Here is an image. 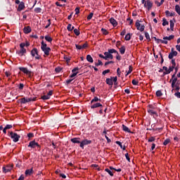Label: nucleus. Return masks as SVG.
Listing matches in <instances>:
<instances>
[{
  "instance_id": "47",
  "label": "nucleus",
  "mask_w": 180,
  "mask_h": 180,
  "mask_svg": "<svg viewBox=\"0 0 180 180\" xmlns=\"http://www.w3.org/2000/svg\"><path fill=\"white\" fill-rule=\"evenodd\" d=\"M67 30H68L69 32H72V25H71L70 23H69V24L68 25Z\"/></svg>"
},
{
  "instance_id": "11",
  "label": "nucleus",
  "mask_w": 180,
  "mask_h": 180,
  "mask_svg": "<svg viewBox=\"0 0 180 180\" xmlns=\"http://www.w3.org/2000/svg\"><path fill=\"white\" fill-rule=\"evenodd\" d=\"M13 168V167L11 165H8L6 167H3V172L4 173H7L11 172V170H12V169Z\"/></svg>"
},
{
  "instance_id": "18",
  "label": "nucleus",
  "mask_w": 180,
  "mask_h": 180,
  "mask_svg": "<svg viewBox=\"0 0 180 180\" xmlns=\"http://www.w3.org/2000/svg\"><path fill=\"white\" fill-rule=\"evenodd\" d=\"M105 82L108 85L112 87L113 82H112V77H110V78L106 79Z\"/></svg>"
},
{
  "instance_id": "24",
  "label": "nucleus",
  "mask_w": 180,
  "mask_h": 180,
  "mask_svg": "<svg viewBox=\"0 0 180 180\" xmlns=\"http://www.w3.org/2000/svg\"><path fill=\"white\" fill-rule=\"evenodd\" d=\"M174 38V35L172 34V35H169V37H164L163 39L164 41H167V40L171 41Z\"/></svg>"
},
{
  "instance_id": "15",
  "label": "nucleus",
  "mask_w": 180,
  "mask_h": 180,
  "mask_svg": "<svg viewBox=\"0 0 180 180\" xmlns=\"http://www.w3.org/2000/svg\"><path fill=\"white\" fill-rule=\"evenodd\" d=\"M177 81H178L177 77H175L174 79H172V88L173 89L172 90V93H173V91H174V90L175 84H176V83L177 82Z\"/></svg>"
},
{
  "instance_id": "58",
  "label": "nucleus",
  "mask_w": 180,
  "mask_h": 180,
  "mask_svg": "<svg viewBox=\"0 0 180 180\" xmlns=\"http://www.w3.org/2000/svg\"><path fill=\"white\" fill-rule=\"evenodd\" d=\"M155 141V138L154 136H152L150 137L149 139H148V142H153Z\"/></svg>"
},
{
  "instance_id": "6",
  "label": "nucleus",
  "mask_w": 180,
  "mask_h": 180,
  "mask_svg": "<svg viewBox=\"0 0 180 180\" xmlns=\"http://www.w3.org/2000/svg\"><path fill=\"white\" fill-rule=\"evenodd\" d=\"M142 4L144 5V7L148 9V11H150L153 6V3L150 0H147L144 3H142Z\"/></svg>"
},
{
  "instance_id": "35",
  "label": "nucleus",
  "mask_w": 180,
  "mask_h": 180,
  "mask_svg": "<svg viewBox=\"0 0 180 180\" xmlns=\"http://www.w3.org/2000/svg\"><path fill=\"white\" fill-rule=\"evenodd\" d=\"M175 10L176 13L180 15V6L179 5H176L175 6Z\"/></svg>"
},
{
  "instance_id": "8",
  "label": "nucleus",
  "mask_w": 180,
  "mask_h": 180,
  "mask_svg": "<svg viewBox=\"0 0 180 180\" xmlns=\"http://www.w3.org/2000/svg\"><path fill=\"white\" fill-rule=\"evenodd\" d=\"M178 55V52H176V51H174V48H172L171 49V53L169 54V59H173L174 57L177 56Z\"/></svg>"
},
{
  "instance_id": "12",
  "label": "nucleus",
  "mask_w": 180,
  "mask_h": 180,
  "mask_svg": "<svg viewBox=\"0 0 180 180\" xmlns=\"http://www.w3.org/2000/svg\"><path fill=\"white\" fill-rule=\"evenodd\" d=\"M91 143V141H89V140H87V139H85L84 141H82L81 143H80V145L79 146L84 149V146H87L89 144Z\"/></svg>"
},
{
  "instance_id": "34",
  "label": "nucleus",
  "mask_w": 180,
  "mask_h": 180,
  "mask_svg": "<svg viewBox=\"0 0 180 180\" xmlns=\"http://www.w3.org/2000/svg\"><path fill=\"white\" fill-rule=\"evenodd\" d=\"M101 32L104 35H108L109 34V32L103 27L101 29Z\"/></svg>"
},
{
  "instance_id": "36",
  "label": "nucleus",
  "mask_w": 180,
  "mask_h": 180,
  "mask_svg": "<svg viewBox=\"0 0 180 180\" xmlns=\"http://www.w3.org/2000/svg\"><path fill=\"white\" fill-rule=\"evenodd\" d=\"M108 51L110 53V54H112V53H117V51H116L115 49H108Z\"/></svg>"
},
{
  "instance_id": "57",
  "label": "nucleus",
  "mask_w": 180,
  "mask_h": 180,
  "mask_svg": "<svg viewBox=\"0 0 180 180\" xmlns=\"http://www.w3.org/2000/svg\"><path fill=\"white\" fill-rule=\"evenodd\" d=\"M87 47H88L87 42H85V43L84 44V45H82V49H86Z\"/></svg>"
},
{
  "instance_id": "50",
  "label": "nucleus",
  "mask_w": 180,
  "mask_h": 180,
  "mask_svg": "<svg viewBox=\"0 0 180 180\" xmlns=\"http://www.w3.org/2000/svg\"><path fill=\"white\" fill-rule=\"evenodd\" d=\"M162 95H163V94H162V93L161 91H158L156 92V96H157L158 97H161Z\"/></svg>"
},
{
  "instance_id": "19",
  "label": "nucleus",
  "mask_w": 180,
  "mask_h": 180,
  "mask_svg": "<svg viewBox=\"0 0 180 180\" xmlns=\"http://www.w3.org/2000/svg\"><path fill=\"white\" fill-rule=\"evenodd\" d=\"M165 14H166V15L168 16V17H173V16L175 15V13H174V12L170 13V11H168V10H167V11H165Z\"/></svg>"
},
{
  "instance_id": "53",
  "label": "nucleus",
  "mask_w": 180,
  "mask_h": 180,
  "mask_svg": "<svg viewBox=\"0 0 180 180\" xmlns=\"http://www.w3.org/2000/svg\"><path fill=\"white\" fill-rule=\"evenodd\" d=\"M12 127H13V126L12 124H7V125L5 127L6 129H7V130L12 129Z\"/></svg>"
},
{
  "instance_id": "62",
  "label": "nucleus",
  "mask_w": 180,
  "mask_h": 180,
  "mask_svg": "<svg viewBox=\"0 0 180 180\" xmlns=\"http://www.w3.org/2000/svg\"><path fill=\"white\" fill-rule=\"evenodd\" d=\"M24 87H25V85L23 84H20V86H19V89L20 90H23Z\"/></svg>"
},
{
  "instance_id": "1",
  "label": "nucleus",
  "mask_w": 180,
  "mask_h": 180,
  "mask_svg": "<svg viewBox=\"0 0 180 180\" xmlns=\"http://www.w3.org/2000/svg\"><path fill=\"white\" fill-rule=\"evenodd\" d=\"M41 49L46 56H49V53L51 51V48L47 46L46 44H44V41H41Z\"/></svg>"
},
{
  "instance_id": "29",
  "label": "nucleus",
  "mask_w": 180,
  "mask_h": 180,
  "mask_svg": "<svg viewBox=\"0 0 180 180\" xmlns=\"http://www.w3.org/2000/svg\"><path fill=\"white\" fill-rule=\"evenodd\" d=\"M110 53L108 51V52H105L104 55H105V60H109L110 56Z\"/></svg>"
},
{
  "instance_id": "17",
  "label": "nucleus",
  "mask_w": 180,
  "mask_h": 180,
  "mask_svg": "<svg viewBox=\"0 0 180 180\" xmlns=\"http://www.w3.org/2000/svg\"><path fill=\"white\" fill-rule=\"evenodd\" d=\"M103 108V105H102L101 103H97L93 104V105L91 106V109H94V108Z\"/></svg>"
},
{
  "instance_id": "23",
  "label": "nucleus",
  "mask_w": 180,
  "mask_h": 180,
  "mask_svg": "<svg viewBox=\"0 0 180 180\" xmlns=\"http://www.w3.org/2000/svg\"><path fill=\"white\" fill-rule=\"evenodd\" d=\"M156 41V43H157L158 44H159L160 43H162V44H168V41H164L163 39H158L157 41Z\"/></svg>"
},
{
  "instance_id": "33",
  "label": "nucleus",
  "mask_w": 180,
  "mask_h": 180,
  "mask_svg": "<svg viewBox=\"0 0 180 180\" xmlns=\"http://www.w3.org/2000/svg\"><path fill=\"white\" fill-rule=\"evenodd\" d=\"M116 143H117V145H119V146H120L122 149H123V150H125L126 146H122V144L121 142H120V141H116Z\"/></svg>"
},
{
  "instance_id": "9",
  "label": "nucleus",
  "mask_w": 180,
  "mask_h": 180,
  "mask_svg": "<svg viewBox=\"0 0 180 180\" xmlns=\"http://www.w3.org/2000/svg\"><path fill=\"white\" fill-rule=\"evenodd\" d=\"M18 69L22 72L24 74H26L27 75H29L30 77L32 75V72L30 70H27V68H18Z\"/></svg>"
},
{
  "instance_id": "30",
  "label": "nucleus",
  "mask_w": 180,
  "mask_h": 180,
  "mask_svg": "<svg viewBox=\"0 0 180 180\" xmlns=\"http://www.w3.org/2000/svg\"><path fill=\"white\" fill-rule=\"evenodd\" d=\"M132 36V33H127L125 37L126 41H129L131 39V37Z\"/></svg>"
},
{
  "instance_id": "16",
  "label": "nucleus",
  "mask_w": 180,
  "mask_h": 180,
  "mask_svg": "<svg viewBox=\"0 0 180 180\" xmlns=\"http://www.w3.org/2000/svg\"><path fill=\"white\" fill-rule=\"evenodd\" d=\"M109 21L113 25L114 27H117V22L114 18H110Z\"/></svg>"
},
{
  "instance_id": "49",
  "label": "nucleus",
  "mask_w": 180,
  "mask_h": 180,
  "mask_svg": "<svg viewBox=\"0 0 180 180\" xmlns=\"http://www.w3.org/2000/svg\"><path fill=\"white\" fill-rule=\"evenodd\" d=\"M105 171L108 172L111 176H114L113 173L109 169H105Z\"/></svg>"
},
{
  "instance_id": "13",
  "label": "nucleus",
  "mask_w": 180,
  "mask_h": 180,
  "mask_svg": "<svg viewBox=\"0 0 180 180\" xmlns=\"http://www.w3.org/2000/svg\"><path fill=\"white\" fill-rule=\"evenodd\" d=\"M23 9H25V2L21 1V2L20 3V4L18 5V8H17V11H18V12H20V11H23Z\"/></svg>"
},
{
  "instance_id": "39",
  "label": "nucleus",
  "mask_w": 180,
  "mask_h": 180,
  "mask_svg": "<svg viewBox=\"0 0 180 180\" xmlns=\"http://www.w3.org/2000/svg\"><path fill=\"white\" fill-rule=\"evenodd\" d=\"M74 33L75 34L76 36H79L80 34V31L79 29H74Z\"/></svg>"
},
{
  "instance_id": "21",
  "label": "nucleus",
  "mask_w": 180,
  "mask_h": 180,
  "mask_svg": "<svg viewBox=\"0 0 180 180\" xmlns=\"http://www.w3.org/2000/svg\"><path fill=\"white\" fill-rule=\"evenodd\" d=\"M25 175L30 176L32 174H33V168H31L30 169H27L25 172Z\"/></svg>"
},
{
  "instance_id": "61",
  "label": "nucleus",
  "mask_w": 180,
  "mask_h": 180,
  "mask_svg": "<svg viewBox=\"0 0 180 180\" xmlns=\"http://www.w3.org/2000/svg\"><path fill=\"white\" fill-rule=\"evenodd\" d=\"M116 54H117V56H116L117 60L119 61L121 60L122 57L120 56V55H119L118 52Z\"/></svg>"
},
{
  "instance_id": "59",
  "label": "nucleus",
  "mask_w": 180,
  "mask_h": 180,
  "mask_svg": "<svg viewBox=\"0 0 180 180\" xmlns=\"http://www.w3.org/2000/svg\"><path fill=\"white\" fill-rule=\"evenodd\" d=\"M174 91H176L177 92H179V91L180 90V86H176L175 84V88H174Z\"/></svg>"
},
{
  "instance_id": "20",
  "label": "nucleus",
  "mask_w": 180,
  "mask_h": 180,
  "mask_svg": "<svg viewBox=\"0 0 180 180\" xmlns=\"http://www.w3.org/2000/svg\"><path fill=\"white\" fill-rule=\"evenodd\" d=\"M71 141L73 143H80L81 144V141H80V139L79 138H74L71 139Z\"/></svg>"
},
{
  "instance_id": "48",
  "label": "nucleus",
  "mask_w": 180,
  "mask_h": 180,
  "mask_svg": "<svg viewBox=\"0 0 180 180\" xmlns=\"http://www.w3.org/2000/svg\"><path fill=\"white\" fill-rule=\"evenodd\" d=\"M170 139H167L165 141H164V143H163V144H164V146H167V144H169V143H170Z\"/></svg>"
},
{
  "instance_id": "41",
  "label": "nucleus",
  "mask_w": 180,
  "mask_h": 180,
  "mask_svg": "<svg viewBox=\"0 0 180 180\" xmlns=\"http://www.w3.org/2000/svg\"><path fill=\"white\" fill-rule=\"evenodd\" d=\"M169 25V22L166 20V18H163V22H162V25L163 26H166Z\"/></svg>"
},
{
  "instance_id": "45",
  "label": "nucleus",
  "mask_w": 180,
  "mask_h": 180,
  "mask_svg": "<svg viewBox=\"0 0 180 180\" xmlns=\"http://www.w3.org/2000/svg\"><path fill=\"white\" fill-rule=\"evenodd\" d=\"M132 69H133V68H132V66H129V71L127 72V75H126V76H127V75H129V74H131V72H132Z\"/></svg>"
},
{
  "instance_id": "60",
  "label": "nucleus",
  "mask_w": 180,
  "mask_h": 180,
  "mask_svg": "<svg viewBox=\"0 0 180 180\" xmlns=\"http://www.w3.org/2000/svg\"><path fill=\"white\" fill-rule=\"evenodd\" d=\"M111 79L112 80V82H117V76H115V77H113L111 76Z\"/></svg>"
},
{
  "instance_id": "22",
  "label": "nucleus",
  "mask_w": 180,
  "mask_h": 180,
  "mask_svg": "<svg viewBox=\"0 0 180 180\" xmlns=\"http://www.w3.org/2000/svg\"><path fill=\"white\" fill-rule=\"evenodd\" d=\"M122 129H123V131H125V132L133 134V132H131V131L129 130V129L127 127H126L124 124L122 125Z\"/></svg>"
},
{
  "instance_id": "7",
  "label": "nucleus",
  "mask_w": 180,
  "mask_h": 180,
  "mask_svg": "<svg viewBox=\"0 0 180 180\" xmlns=\"http://www.w3.org/2000/svg\"><path fill=\"white\" fill-rule=\"evenodd\" d=\"M140 22H141V20H137L136 22V27L137 28V30H139L140 32H143L145 29V25H141Z\"/></svg>"
},
{
  "instance_id": "10",
  "label": "nucleus",
  "mask_w": 180,
  "mask_h": 180,
  "mask_svg": "<svg viewBox=\"0 0 180 180\" xmlns=\"http://www.w3.org/2000/svg\"><path fill=\"white\" fill-rule=\"evenodd\" d=\"M26 53H27V51H26L25 48H20V51H16V53H17L19 56H20V57L25 56V54Z\"/></svg>"
},
{
  "instance_id": "5",
  "label": "nucleus",
  "mask_w": 180,
  "mask_h": 180,
  "mask_svg": "<svg viewBox=\"0 0 180 180\" xmlns=\"http://www.w3.org/2000/svg\"><path fill=\"white\" fill-rule=\"evenodd\" d=\"M28 148H35L36 147H37L39 148V150H40L41 148V146L39 145L38 143H37L35 141H32L29 143V145L27 146Z\"/></svg>"
},
{
  "instance_id": "64",
  "label": "nucleus",
  "mask_w": 180,
  "mask_h": 180,
  "mask_svg": "<svg viewBox=\"0 0 180 180\" xmlns=\"http://www.w3.org/2000/svg\"><path fill=\"white\" fill-rule=\"evenodd\" d=\"M169 60H172V65H174V67H176L175 59H169Z\"/></svg>"
},
{
  "instance_id": "27",
  "label": "nucleus",
  "mask_w": 180,
  "mask_h": 180,
  "mask_svg": "<svg viewBox=\"0 0 180 180\" xmlns=\"http://www.w3.org/2000/svg\"><path fill=\"white\" fill-rule=\"evenodd\" d=\"M98 101H101V100L100 98H98V97H94V99H92V101H91L90 104L92 105L94 103H96Z\"/></svg>"
},
{
  "instance_id": "46",
  "label": "nucleus",
  "mask_w": 180,
  "mask_h": 180,
  "mask_svg": "<svg viewBox=\"0 0 180 180\" xmlns=\"http://www.w3.org/2000/svg\"><path fill=\"white\" fill-rule=\"evenodd\" d=\"M176 66H169V70H168V73L170 74L171 72H172L174 70V69L175 68Z\"/></svg>"
},
{
  "instance_id": "63",
  "label": "nucleus",
  "mask_w": 180,
  "mask_h": 180,
  "mask_svg": "<svg viewBox=\"0 0 180 180\" xmlns=\"http://www.w3.org/2000/svg\"><path fill=\"white\" fill-rule=\"evenodd\" d=\"M174 96H175L176 97H177L178 98H180V92L177 91V92L174 94Z\"/></svg>"
},
{
  "instance_id": "14",
  "label": "nucleus",
  "mask_w": 180,
  "mask_h": 180,
  "mask_svg": "<svg viewBox=\"0 0 180 180\" xmlns=\"http://www.w3.org/2000/svg\"><path fill=\"white\" fill-rule=\"evenodd\" d=\"M23 31L25 34H29L32 32V27L30 26H27L23 28Z\"/></svg>"
},
{
  "instance_id": "54",
  "label": "nucleus",
  "mask_w": 180,
  "mask_h": 180,
  "mask_svg": "<svg viewBox=\"0 0 180 180\" xmlns=\"http://www.w3.org/2000/svg\"><path fill=\"white\" fill-rule=\"evenodd\" d=\"M93 15H94V13H90L88 17H87V20H91Z\"/></svg>"
},
{
  "instance_id": "32",
  "label": "nucleus",
  "mask_w": 180,
  "mask_h": 180,
  "mask_svg": "<svg viewBox=\"0 0 180 180\" xmlns=\"http://www.w3.org/2000/svg\"><path fill=\"white\" fill-rule=\"evenodd\" d=\"M125 50H126L125 46H122V47H120V53H121L122 55L124 54Z\"/></svg>"
},
{
  "instance_id": "31",
  "label": "nucleus",
  "mask_w": 180,
  "mask_h": 180,
  "mask_svg": "<svg viewBox=\"0 0 180 180\" xmlns=\"http://www.w3.org/2000/svg\"><path fill=\"white\" fill-rule=\"evenodd\" d=\"M174 27V22L172 20H170V30L173 32Z\"/></svg>"
},
{
  "instance_id": "26",
  "label": "nucleus",
  "mask_w": 180,
  "mask_h": 180,
  "mask_svg": "<svg viewBox=\"0 0 180 180\" xmlns=\"http://www.w3.org/2000/svg\"><path fill=\"white\" fill-rule=\"evenodd\" d=\"M44 39H45V40H46V41H48V42H49V43H51V42L53 41L51 37H49V34H46V35L44 37Z\"/></svg>"
},
{
  "instance_id": "3",
  "label": "nucleus",
  "mask_w": 180,
  "mask_h": 180,
  "mask_svg": "<svg viewBox=\"0 0 180 180\" xmlns=\"http://www.w3.org/2000/svg\"><path fill=\"white\" fill-rule=\"evenodd\" d=\"M155 109H156V108H155V105H149L148 106V112L150 115H152V116H153V115H155L156 117H158V113H157V112L155 111Z\"/></svg>"
},
{
  "instance_id": "38",
  "label": "nucleus",
  "mask_w": 180,
  "mask_h": 180,
  "mask_svg": "<svg viewBox=\"0 0 180 180\" xmlns=\"http://www.w3.org/2000/svg\"><path fill=\"white\" fill-rule=\"evenodd\" d=\"M131 83L134 86H139V80H136V79H134L132 80Z\"/></svg>"
},
{
  "instance_id": "56",
  "label": "nucleus",
  "mask_w": 180,
  "mask_h": 180,
  "mask_svg": "<svg viewBox=\"0 0 180 180\" xmlns=\"http://www.w3.org/2000/svg\"><path fill=\"white\" fill-rule=\"evenodd\" d=\"M75 46H76V49L77 50H82V45H77V44H75Z\"/></svg>"
},
{
  "instance_id": "2",
  "label": "nucleus",
  "mask_w": 180,
  "mask_h": 180,
  "mask_svg": "<svg viewBox=\"0 0 180 180\" xmlns=\"http://www.w3.org/2000/svg\"><path fill=\"white\" fill-rule=\"evenodd\" d=\"M8 136L13 140V142L16 143L19 141V139H20V136L18 135V134L13 131H8Z\"/></svg>"
},
{
  "instance_id": "43",
  "label": "nucleus",
  "mask_w": 180,
  "mask_h": 180,
  "mask_svg": "<svg viewBox=\"0 0 180 180\" xmlns=\"http://www.w3.org/2000/svg\"><path fill=\"white\" fill-rule=\"evenodd\" d=\"M41 99H42V100H44V101H46V100L50 99V97H49L48 95H46V96H43L41 97Z\"/></svg>"
},
{
  "instance_id": "44",
  "label": "nucleus",
  "mask_w": 180,
  "mask_h": 180,
  "mask_svg": "<svg viewBox=\"0 0 180 180\" xmlns=\"http://www.w3.org/2000/svg\"><path fill=\"white\" fill-rule=\"evenodd\" d=\"M96 66L98 67L100 65H103V62H101V60H100V59H98V63H95Z\"/></svg>"
},
{
  "instance_id": "40",
  "label": "nucleus",
  "mask_w": 180,
  "mask_h": 180,
  "mask_svg": "<svg viewBox=\"0 0 180 180\" xmlns=\"http://www.w3.org/2000/svg\"><path fill=\"white\" fill-rule=\"evenodd\" d=\"M164 2H165V0H161L160 2H159V1H155V4H157V6H158V7H160V6L162 5V4H163Z\"/></svg>"
},
{
  "instance_id": "37",
  "label": "nucleus",
  "mask_w": 180,
  "mask_h": 180,
  "mask_svg": "<svg viewBox=\"0 0 180 180\" xmlns=\"http://www.w3.org/2000/svg\"><path fill=\"white\" fill-rule=\"evenodd\" d=\"M34 12L36 13H41V8L40 7H37L34 8Z\"/></svg>"
},
{
  "instance_id": "4",
  "label": "nucleus",
  "mask_w": 180,
  "mask_h": 180,
  "mask_svg": "<svg viewBox=\"0 0 180 180\" xmlns=\"http://www.w3.org/2000/svg\"><path fill=\"white\" fill-rule=\"evenodd\" d=\"M36 98H37V97H34V98H22L19 99L18 101H20V103L21 104H26V103L32 102V101H35Z\"/></svg>"
},
{
  "instance_id": "42",
  "label": "nucleus",
  "mask_w": 180,
  "mask_h": 180,
  "mask_svg": "<svg viewBox=\"0 0 180 180\" xmlns=\"http://www.w3.org/2000/svg\"><path fill=\"white\" fill-rule=\"evenodd\" d=\"M145 36H146V38L147 39V40H148V41H150L151 40L150 38V34H148V32H145Z\"/></svg>"
},
{
  "instance_id": "25",
  "label": "nucleus",
  "mask_w": 180,
  "mask_h": 180,
  "mask_svg": "<svg viewBox=\"0 0 180 180\" xmlns=\"http://www.w3.org/2000/svg\"><path fill=\"white\" fill-rule=\"evenodd\" d=\"M37 53H38V51H37V48H34V49L31 51V55H32V57H34V56H35L36 54H37Z\"/></svg>"
},
{
  "instance_id": "55",
  "label": "nucleus",
  "mask_w": 180,
  "mask_h": 180,
  "mask_svg": "<svg viewBox=\"0 0 180 180\" xmlns=\"http://www.w3.org/2000/svg\"><path fill=\"white\" fill-rule=\"evenodd\" d=\"M25 46H26V44H25V42H22L21 44H20V49H25Z\"/></svg>"
},
{
  "instance_id": "51",
  "label": "nucleus",
  "mask_w": 180,
  "mask_h": 180,
  "mask_svg": "<svg viewBox=\"0 0 180 180\" xmlns=\"http://www.w3.org/2000/svg\"><path fill=\"white\" fill-rule=\"evenodd\" d=\"M110 72V69H107L106 70H103L102 75H105L106 74H108Z\"/></svg>"
},
{
  "instance_id": "28",
  "label": "nucleus",
  "mask_w": 180,
  "mask_h": 180,
  "mask_svg": "<svg viewBox=\"0 0 180 180\" xmlns=\"http://www.w3.org/2000/svg\"><path fill=\"white\" fill-rule=\"evenodd\" d=\"M86 60L88 62H89L91 63H94V59H93L92 56H91V55H87Z\"/></svg>"
},
{
  "instance_id": "52",
  "label": "nucleus",
  "mask_w": 180,
  "mask_h": 180,
  "mask_svg": "<svg viewBox=\"0 0 180 180\" xmlns=\"http://www.w3.org/2000/svg\"><path fill=\"white\" fill-rule=\"evenodd\" d=\"M78 74V72H72V75H70V77L73 78Z\"/></svg>"
}]
</instances>
